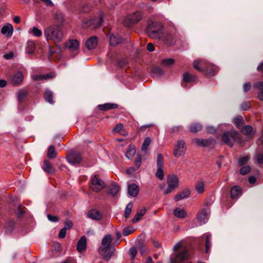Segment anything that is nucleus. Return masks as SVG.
I'll return each instance as SVG.
<instances>
[{
	"label": "nucleus",
	"instance_id": "1",
	"mask_svg": "<svg viewBox=\"0 0 263 263\" xmlns=\"http://www.w3.org/2000/svg\"><path fill=\"white\" fill-rule=\"evenodd\" d=\"M44 34L46 41H52L57 44L63 40L64 34L63 30L59 25H51L44 30Z\"/></svg>",
	"mask_w": 263,
	"mask_h": 263
},
{
	"label": "nucleus",
	"instance_id": "2",
	"mask_svg": "<svg viewBox=\"0 0 263 263\" xmlns=\"http://www.w3.org/2000/svg\"><path fill=\"white\" fill-rule=\"evenodd\" d=\"M194 67L197 70L204 72L206 74L213 75L216 70V67L204 60L195 61L193 63Z\"/></svg>",
	"mask_w": 263,
	"mask_h": 263
},
{
	"label": "nucleus",
	"instance_id": "3",
	"mask_svg": "<svg viewBox=\"0 0 263 263\" xmlns=\"http://www.w3.org/2000/svg\"><path fill=\"white\" fill-rule=\"evenodd\" d=\"M221 138L222 141L230 147L233 146V141L239 143L242 142V139L239 134L234 130H231L230 132L224 133L222 135Z\"/></svg>",
	"mask_w": 263,
	"mask_h": 263
},
{
	"label": "nucleus",
	"instance_id": "4",
	"mask_svg": "<svg viewBox=\"0 0 263 263\" xmlns=\"http://www.w3.org/2000/svg\"><path fill=\"white\" fill-rule=\"evenodd\" d=\"M167 187L165 188V184L161 186V190L164 194L172 193L179 186V180L175 175H169L167 178Z\"/></svg>",
	"mask_w": 263,
	"mask_h": 263
},
{
	"label": "nucleus",
	"instance_id": "5",
	"mask_svg": "<svg viewBox=\"0 0 263 263\" xmlns=\"http://www.w3.org/2000/svg\"><path fill=\"white\" fill-rule=\"evenodd\" d=\"M142 17L143 14L141 12L136 11L127 15L124 19L123 24L125 26L129 27L140 21Z\"/></svg>",
	"mask_w": 263,
	"mask_h": 263
},
{
	"label": "nucleus",
	"instance_id": "6",
	"mask_svg": "<svg viewBox=\"0 0 263 263\" xmlns=\"http://www.w3.org/2000/svg\"><path fill=\"white\" fill-rule=\"evenodd\" d=\"M105 187V182L97 175H94L91 177L90 187L93 191L99 192Z\"/></svg>",
	"mask_w": 263,
	"mask_h": 263
},
{
	"label": "nucleus",
	"instance_id": "7",
	"mask_svg": "<svg viewBox=\"0 0 263 263\" xmlns=\"http://www.w3.org/2000/svg\"><path fill=\"white\" fill-rule=\"evenodd\" d=\"M171 263H190L189 254L187 251L184 250L176 254L174 257L171 258Z\"/></svg>",
	"mask_w": 263,
	"mask_h": 263
},
{
	"label": "nucleus",
	"instance_id": "8",
	"mask_svg": "<svg viewBox=\"0 0 263 263\" xmlns=\"http://www.w3.org/2000/svg\"><path fill=\"white\" fill-rule=\"evenodd\" d=\"M186 151L185 142L182 140H178L174 145L173 154L176 157H180L183 156Z\"/></svg>",
	"mask_w": 263,
	"mask_h": 263
},
{
	"label": "nucleus",
	"instance_id": "9",
	"mask_svg": "<svg viewBox=\"0 0 263 263\" xmlns=\"http://www.w3.org/2000/svg\"><path fill=\"white\" fill-rule=\"evenodd\" d=\"M114 248L111 247L100 246L98 252L102 258L109 260L114 254Z\"/></svg>",
	"mask_w": 263,
	"mask_h": 263
},
{
	"label": "nucleus",
	"instance_id": "10",
	"mask_svg": "<svg viewBox=\"0 0 263 263\" xmlns=\"http://www.w3.org/2000/svg\"><path fill=\"white\" fill-rule=\"evenodd\" d=\"M163 163L164 159L163 156L161 154H159L157 156V170L156 173V177L160 180H162L164 178L163 173Z\"/></svg>",
	"mask_w": 263,
	"mask_h": 263
},
{
	"label": "nucleus",
	"instance_id": "11",
	"mask_svg": "<svg viewBox=\"0 0 263 263\" xmlns=\"http://www.w3.org/2000/svg\"><path fill=\"white\" fill-rule=\"evenodd\" d=\"M156 26H157V28L155 29L153 27L154 24L152 25H149L147 29V33L149 37L155 39H158L160 38L162 26L159 23H157Z\"/></svg>",
	"mask_w": 263,
	"mask_h": 263
},
{
	"label": "nucleus",
	"instance_id": "12",
	"mask_svg": "<svg viewBox=\"0 0 263 263\" xmlns=\"http://www.w3.org/2000/svg\"><path fill=\"white\" fill-rule=\"evenodd\" d=\"M24 76L21 71H17L13 74L10 78V83L13 86H18L21 84L24 80Z\"/></svg>",
	"mask_w": 263,
	"mask_h": 263
},
{
	"label": "nucleus",
	"instance_id": "13",
	"mask_svg": "<svg viewBox=\"0 0 263 263\" xmlns=\"http://www.w3.org/2000/svg\"><path fill=\"white\" fill-rule=\"evenodd\" d=\"M210 211L205 209H202L198 213L197 218L200 225L207 222L210 216Z\"/></svg>",
	"mask_w": 263,
	"mask_h": 263
},
{
	"label": "nucleus",
	"instance_id": "14",
	"mask_svg": "<svg viewBox=\"0 0 263 263\" xmlns=\"http://www.w3.org/2000/svg\"><path fill=\"white\" fill-rule=\"evenodd\" d=\"M67 161L72 165L77 164L82 161V157L79 153H72L68 156Z\"/></svg>",
	"mask_w": 263,
	"mask_h": 263
},
{
	"label": "nucleus",
	"instance_id": "15",
	"mask_svg": "<svg viewBox=\"0 0 263 263\" xmlns=\"http://www.w3.org/2000/svg\"><path fill=\"white\" fill-rule=\"evenodd\" d=\"M66 46L70 51H76L79 49V43L76 40H69L66 43Z\"/></svg>",
	"mask_w": 263,
	"mask_h": 263
},
{
	"label": "nucleus",
	"instance_id": "16",
	"mask_svg": "<svg viewBox=\"0 0 263 263\" xmlns=\"http://www.w3.org/2000/svg\"><path fill=\"white\" fill-rule=\"evenodd\" d=\"M86 238L84 236L81 237L80 240L78 241L77 246V249L78 252H82L86 249Z\"/></svg>",
	"mask_w": 263,
	"mask_h": 263
},
{
	"label": "nucleus",
	"instance_id": "17",
	"mask_svg": "<svg viewBox=\"0 0 263 263\" xmlns=\"http://www.w3.org/2000/svg\"><path fill=\"white\" fill-rule=\"evenodd\" d=\"M86 47L89 49L95 48L98 45V40L96 37H91L86 42Z\"/></svg>",
	"mask_w": 263,
	"mask_h": 263
},
{
	"label": "nucleus",
	"instance_id": "18",
	"mask_svg": "<svg viewBox=\"0 0 263 263\" xmlns=\"http://www.w3.org/2000/svg\"><path fill=\"white\" fill-rule=\"evenodd\" d=\"M118 105L114 103H105L104 104H100L98 106L99 109L103 111H106L112 109L117 108Z\"/></svg>",
	"mask_w": 263,
	"mask_h": 263
},
{
	"label": "nucleus",
	"instance_id": "19",
	"mask_svg": "<svg viewBox=\"0 0 263 263\" xmlns=\"http://www.w3.org/2000/svg\"><path fill=\"white\" fill-rule=\"evenodd\" d=\"M139 192V187L136 184L128 185V193L132 197H136Z\"/></svg>",
	"mask_w": 263,
	"mask_h": 263
},
{
	"label": "nucleus",
	"instance_id": "20",
	"mask_svg": "<svg viewBox=\"0 0 263 263\" xmlns=\"http://www.w3.org/2000/svg\"><path fill=\"white\" fill-rule=\"evenodd\" d=\"M88 217L90 218L95 220H100L102 218V215L101 213L96 209L90 210L88 214Z\"/></svg>",
	"mask_w": 263,
	"mask_h": 263
},
{
	"label": "nucleus",
	"instance_id": "21",
	"mask_svg": "<svg viewBox=\"0 0 263 263\" xmlns=\"http://www.w3.org/2000/svg\"><path fill=\"white\" fill-rule=\"evenodd\" d=\"M230 194L232 199L238 198L241 194V189L237 185L233 186L231 190Z\"/></svg>",
	"mask_w": 263,
	"mask_h": 263
},
{
	"label": "nucleus",
	"instance_id": "22",
	"mask_svg": "<svg viewBox=\"0 0 263 263\" xmlns=\"http://www.w3.org/2000/svg\"><path fill=\"white\" fill-rule=\"evenodd\" d=\"M13 28L12 26L8 24L4 26L1 30V32L3 34H7V36L10 37L12 35Z\"/></svg>",
	"mask_w": 263,
	"mask_h": 263
},
{
	"label": "nucleus",
	"instance_id": "23",
	"mask_svg": "<svg viewBox=\"0 0 263 263\" xmlns=\"http://www.w3.org/2000/svg\"><path fill=\"white\" fill-rule=\"evenodd\" d=\"M123 41V39L118 35L112 34L110 37L109 43L112 46H116Z\"/></svg>",
	"mask_w": 263,
	"mask_h": 263
},
{
	"label": "nucleus",
	"instance_id": "24",
	"mask_svg": "<svg viewBox=\"0 0 263 263\" xmlns=\"http://www.w3.org/2000/svg\"><path fill=\"white\" fill-rule=\"evenodd\" d=\"M173 214L175 217L181 219L185 218L187 215L185 211L179 208H177L174 210Z\"/></svg>",
	"mask_w": 263,
	"mask_h": 263
},
{
	"label": "nucleus",
	"instance_id": "25",
	"mask_svg": "<svg viewBox=\"0 0 263 263\" xmlns=\"http://www.w3.org/2000/svg\"><path fill=\"white\" fill-rule=\"evenodd\" d=\"M195 189L196 191L199 193L201 194L204 191L205 187V182L203 180H198L195 183Z\"/></svg>",
	"mask_w": 263,
	"mask_h": 263
},
{
	"label": "nucleus",
	"instance_id": "26",
	"mask_svg": "<svg viewBox=\"0 0 263 263\" xmlns=\"http://www.w3.org/2000/svg\"><path fill=\"white\" fill-rule=\"evenodd\" d=\"M42 168L45 172L49 174H52L54 172V169L51 163L47 160L44 161Z\"/></svg>",
	"mask_w": 263,
	"mask_h": 263
},
{
	"label": "nucleus",
	"instance_id": "27",
	"mask_svg": "<svg viewBox=\"0 0 263 263\" xmlns=\"http://www.w3.org/2000/svg\"><path fill=\"white\" fill-rule=\"evenodd\" d=\"M102 22L103 17L101 15L98 20H90L86 22V24H88V26L94 25L95 26L93 27L96 28L100 27L102 24Z\"/></svg>",
	"mask_w": 263,
	"mask_h": 263
},
{
	"label": "nucleus",
	"instance_id": "28",
	"mask_svg": "<svg viewBox=\"0 0 263 263\" xmlns=\"http://www.w3.org/2000/svg\"><path fill=\"white\" fill-rule=\"evenodd\" d=\"M241 132L247 136L252 137L255 135V132L253 130L252 127L251 125L245 126L241 129Z\"/></svg>",
	"mask_w": 263,
	"mask_h": 263
},
{
	"label": "nucleus",
	"instance_id": "29",
	"mask_svg": "<svg viewBox=\"0 0 263 263\" xmlns=\"http://www.w3.org/2000/svg\"><path fill=\"white\" fill-rule=\"evenodd\" d=\"M146 212L145 209L143 208L138 210L137 214L132 220L133 223H136L141 219L142 217L145 214Z\"/></svg>",
	"mask_w": 263,
	"mask_h": 263
},
{
	"label": "nucleus",
	"instance_id": "30",
	"mask_svg": "<svg viewBox=\"0 0 263 263\" xmlns=\"http://www.w3.org/2000/svg\"><path fill=\"white\" fill-rule=\"evenodd\" d=\"M119 191V186L116 184H112L109 186L108 193L112 196H115Z\"/></svg>",
	"mask_w": 263,
	"mask_h": 263
},
{
	"label": "nucleus",
	"instance_id": "31",
	"mask_svg": "<svg viewBox=\"0 0 263 263\" xmlns=\"http://www.w3.org/2000/svg\"><path fill=\"white\" fill-rule=\"evenodd\" d=\"M254 87L259 90L258 98L263 101V82H259L254 84Z\"/></svg>",
	"mask_w": 263,
	"mask_h": 263
},
{
	"label": "nucleus",
	"instance_id": "32",
	"mask_svg": "<svg viewBox=\"0 0 263 263\" xmlns=\"http://www.w3.org/2000/svg\"><path fill=\"white\" fill-rule=\"evenodd\" d=\"M195 142L199 146H208L211 143V141L210 139H195Z\"/></svg>",
	"mask_w": 263,
	"mask_h": 263
},
{
	"label": "nucleus",
	"instance_id": "33",
	"mask_svg": "<svg viewBox=\"0 0 263 263\" xmlns=\"http://www.w3.org/2000/svg\"><path fill=\"white\" fill-rule=\"evenodd\" d=\"M52 76L51 74H33L31 76V78L34 81H40L42 80H46L51 78Z\"/></svg>",
	"mask_w": 263,
	"mask_h": 263
},
{
	"label": "nucleus",
	"instance_id": "34",
	"mask_svg": "<svg viewBox=\"0 0 263 263\" xmlns=\"http://www.w3.org/2000/svg\"><path fill=\"white\" fill-rule=\"evenodd\" d=\"M183 81L185 82H191L196 81L197 77L195 75L190 74V73L186 72L183 73Z\"/></svg>",
	"mask_w": 263,
	"mask_h": 263
},
{
	"label": "nucleus",
	"instance_id": "35",
	"mask_svg": "<svg viewBox=\"0 0 263 263\" xmlns=\"http://www.w3.org/2000/svg\"><path fill=\"white\" fill-rule=\"evenodd\" d=\"M112 241L111 236L109 234L106 235L103 238L101 246L111 247V242Z\"/></svg>",
	"mask_w": 263,
	"mask_h": 263
},
{
	"label": "nucleus",
	"instance_id": "36",
	"mask_svg": "<svg viewBox=\"0 0 263 263\" xmlns=\"http://www.w3.org/2000/svg\"><path fill=\"white\" fill-rule=\"evenodd\" d=\"M206 237L205 240V252L209 253L211 247V235L210 234H205Z\"/></svg>",
	"mask_w": 263,
	"mask_h": 263
},
{
	"label": "nucleus",
	"instance_id": "37",
	"mask_svg": "<svg viewBox=\"0 0 263 263\" xmlns=\"http://www.w3.org/2000/svg\"><path fill=\"white\" fill-rule=\"evenodd\" d=\"M44 98L45 100L48 103L52 104L54 103L53 100V93L49 90H46L44 93Z\"/></svg>",
	"mask_w": 263,
	"mask_h": 263
},
{
	"label": "nucleus",
	"instance_id": "38",
	"mask_svg": "<svg viewBox=\"0 0 263 263\" xmlns=\"http://www.w3.org/2000/svg\"><path fill=\"white\" fill-rule=\"evenodd\" d=\"M29 33H31L33 36L36 37H40L42 34V31L41 30L37 28L36 27H33L29 29Z\"/></svg>",
	"mask_w": 263,
	"mask_h": 263
},
{
	"label": "nucleus",
	"instance_id": "39",
	"mask_svg": "<svg viewBox=\"0 0 263 263\" xmlns=\"http://www.w3.org/2000/svg\"><path fill=\"white\" fill-rule=\"evenodd\" d=\"M175 63V60L173 58L165 59L161 61V64L165 67H170Z\"/></svg>",
	"mask_w": 263,
	"mask_h": 263
},
{
	"label": "nucleus",
	"instance_id": "40",
	"mask_svg": "<svg viewBox=\"0 0 263 263\" xmlns=\"http://www.w3.org/2000/svg\"><path fill=\"white\" fill-rule=\"evenodd\" d=\"M190 194V192L189 190L186 191L185 192H183L180 194H178L176 195L174 197V200L176 201H178L181 199H184L185 197H187Z\"/></svg>",
	"mask_w": 263,
	"mask_h": 263
},
{
	"label": "nucleus",
	"instance_id": "41",
	"mask_svg": "<svg viewBox=\"0 0 263 263\" xmlns=\"http://www.w3.org/2000/svg\"><path fill=\"white\" fill-rule=\"evenodd\" d=\"M135 153H136V149H135L134 146L130 145L129 146L128 149L125 155H126V157L128 159H130V158H132L133 157V156L135 154Z\"/></svg>",
	"mask_w": 263,
	"mask_h": 263
},
{
	"label": "nucleus",
	"instance_id": "42",
	"mask_svg": "<svg viewBox=\"0 0 263 263\" xmlns=\"http://www.w3.org/2000/svg\"><path fill=\"white\" fill-rule=\"evenodd\" d=\"M47 156L50 159L54 158L57 156V153L53 145H50L47 151Z\"/></svg>",
	"mask_w": 263,
	"mask_h": 263
},
{
	"label": "nucleus",
	"instance_id": "43",
	"mask_svg": "<svg viewBox=\"0 0 263 263\" xmlns=\"http://www.w3.org/2000/svg\"><path fill=\"white\" fill-rule=\"evenodd\" d=\"M15 223L13 221H9L5 226V232L7 234H10L14 229Z\"/></svg>",
	"mask_w": 263,
	"mask_h": 263
},
{
	"label": "nucleus",
	"instance_id": "44",
	"mask_svg": "<svg viewBox=\"0 0 263 263\" xmlns=\"http://www.w3.org/2000/svg\"><path fill=\"white\" fill-rule=\"evenodd\" d=\"M201 125L199 123H193L190 126V130L192 133H196L201 129Z\"/></svg>",
	"mask_w": 263,
	"mask_h": 263
},
{
	"label": "nucleus",
	"instance_id": "45",
	"mask_svg": "<svg viewBox=\"0 0 263 263\" xmlns=\"http://www.w3.org/2000/svg\"><path fill=\"white\" fill-rule=\"evenodd\" d=\"M152 142V139L149 137H146L145 138L143 143L142 144L141 149L143 151H146L147 149L148 146L150 145Z\"/></svg>",
	"mask_w": 263,
	"mask_h": 263
},
{
	"label": "nucleus",
	"instance_id": "46",
	"mask_svg": "<svg viewBox=\"0 0 263 263\" xmlns=\"http://www.w3.org/2000/svg\"><path fill=\"white\" fill-rule=\"evenodd\" d=\"M132 208L133 203L132 202L128 203L125 209L124 216L126 218H127L129 217V215L132 212Z\"/></svg>",
	"mask_w": 263,
	"mask_h": 263
},
{
	"label": "nucleus",
	"instance_id": "47",
	"mask_svg": "<svg viewBox=\"0 0 263 263\" xmlns=\"http://www.w3.org/2000/svg\"><path fill=\"white\" fill-rule=\"evenodd\" d=\"M243 119L242 117L238 116L233 119V123L237 128H240L243 123Z\"/></svg>",
	"mask_w": 263,
	"mask_h": 263
},
{
	"label": "nucleus",
	"instance_id": "48",
	"mask_svg": "<svg viewBox=\"0 0 263 263\" xmlns=\"http://www.w3.org/2000/svg\"><path fill=\"white\" fill-rule=\"evenodd\" d=\"M27 95V92L24 89H20L17 92V100L21 102L23 100Z\"/></svg>",
	"mask_w": 263,
	"mask_h": 263
},
{
	"label": "nucleus",
	"instance_id": "49",
	"mask_svg": "<svg viewBox=\"0 0 263 263\" xmlns=\"http://www.w3.org/2000/svg\"><path fill=\"white\" fill-rule=\"evenodd\" d=\"M54 18L59 23H62L63 22L64 18V15L61 12H57L55 13L54 15Z\"/></svg>",
	"mask_w": 263,
	"mask_h": 263
},
{
	"label": "nucleus",
	"instance_id": "50",
	"mask_svg": "<svg viewBox=\"0 0 263 263\" xmlns=\"http://www.w3.org/2000/svg\"><path fill=\"white\" fill-rule=\"evenodd\" d=\"M153 72L154 74L158 76H162L163 74V71L162 69L158 67H154L153 69Z\"/></svg>",
	"mask_w": 263,
	"mask_h": 263
},
{
	"label": "nucleus",
	"instance_id": "51",
	"mask_svg": "<svg viewBox=\"0 0 263 263\" xmlns=\"http://www.w3.org/2000/svg\"><path fill=\"white\" fill-rule=\"evenodd\" d=\"M34 44L32 42L28 43V47L26 49V52L28 54H32L34 52Z\"/></svg>",
	"mask_w": 263,
	"mask_h": 263
},
{
	"label": "nucleus",
	"instance_id": "52",
	"mask_svg": "<svg viewBox=\"0 0 263 263\" xmlns=\"http://www.w3.org/2000/svg\"><path fill=\"white\" fill-rule=\"evenodd\" d=\"M251 170L250 167L249 166H245L241 168L240 170V173L245 175L250 172Z\"/></svg>",
	"mask_w": 263,
	"mask_h": 263
},
{
	"label": "nucleus",
	"instance_id": "53",
	"mask_svg": "<svg viewBox=\"0 0 263 263\" xmlns=\"http://www.w3.org/2000/svg\"><path fill=\"white\" fill-rule=\"evenodd\" d=\"M141 163V157L140 155H138L135 161V164L136 167V169L137 170L140 166Z\"/></svg>",
	"mask_w": 263,
	"mask_h": 263
},
{
	"label": "nucleus",
	"instance_id": "54",
	"mask_svg": "<svg viewBox=\"0 0 263 263\" xmlns=\"http://www.w3.org/2000/svg\"><path fill=\"white\" fill-rule=\"evenodd\" d=\"M249 160V157L248 156H245L239 159V164L240 165H242L246 163H247L248 161Z\"/></svg>",
	"mask_w": 263,
	"mask_h": 263
},
{
	"label": "nucleus",
	"instance_id": "55",
	"mask_svg": "<svg viewBox=\"0 0 263 263\" xmlns=\"http://www.w3.org/2000/svg\"><path fill=\"white\" fill-rule=\"evenodd\" d=\"M123 128V125L121 123L117 124L114 128V130L115 132L119 133L120 132Z\"/></svg>",
	"mask_w": 263,
	"mask_h": 263
},
{
	"label": "nucleus",
	"instance_id": "56",
	"mask_svg": "<svg viewBox=\"0 0 263 263\" xmlns=\"http://www.w3.org/2000/svg\"><path fill=\"white\" fill-rule=\"evenodd\" d=\"M73 226L72 222L70 220H67L64 223V229L66 230L67 229H70L72 228Z\"/></svg>",
	"mask_w": 263,
	"mask_h": 263
},
{
	"label": "nucleus",
	"instance_id": "57",
	"mask_svg": "<svg viewBox=\"0 0 263 263\" xmlns=\"http://www.w3.org/2000/svg\"><path fill=\"white\" fill-rule=\"evenodd\" d=\"M48 219L51 222H57L59 220L58 217L48 214L47 215Z\"/></svg>",
	"mask_w": 263,
	"mask_h": 263
},
{
	"label": "nucleus",
	"instance_id": "58",
	"mask_svg": "<svg viewBox=\"0 0 263 263\" xmlns=\"http://www.w3.org/2000/svg\"><path fill=\"white\" fill-rule=\"evenodd\" d=\"M133 232V230L129 228H126L123 230V235L124 236H128Z\"/></svg>",
	"mask_w": 263,
	"mask_h": 263
},
{
	"label": "nucleus",
	"instance_id": "59",
	"mask_svg": "<svg viewBox=\"0 0 263 263\" xmlns=\"http://www.w3.org/2000/svg\"><path fill=\"white\" fill-rule=\"evenodd\" d=\"M66 230L64 228L62 229L59 233V237L61 238H64L66 234Z\"/></svg>",
	"mask_w": 263,
	"mask_h": 263
},
{
	"label": "nucleus",
	"instance_id": "60",
	"mask_svg": "<svg viewBox=\"0 0 263 263\" xmlns=\"http://www.w3.org/2000/svg\"><path fill=\"white\" fill-rule=\"evenodd\" d=\"M137 252V249L135 247L131 248L129 250L130 255L133 258H134L136 256Z\"/></svg>",
	"mask_w": 263,
	"mask_h": 263
},
{
	"label": "nucleus",
	"instance_id": "61",
	"mask_svg": "<svg viewBox=\"0 0 263 263\" xmlns=\"http://www.w3.org/2000/svg\"><path fill=\"white\" fill-rule=\"evenodd\" d=\"M250 107L249 102H244L241 105V108L242 110H247Z\"/></svg>",
	"mask_w": 263,
	"mask_h": 263
},
{
	"label": "nucleus",
	"instance_id": "62",
	"mask_svg": "<svg viewBox=\"0 0 263 263\" xmlns=\"http://www.w3.org/2000/svg\"><path fill=\"white\" fill-rule=\"evenodd\" d=\"M251 88V84L250 83H246L243 85V91L245 92L248 91Z\"/></svg>",
	"mask_w": 263,
	"mask_h": 263
},
{
	"label": "nucleus",
	"instance_id": "63",
	"mask_svg": "<svg viewBox=\"0 0 263 263\" xmlns=\"http://www.w3.org/2000/svg\"><path fill=\"white\" fill-rule=\"evenodd\" d=\"M206 131L209 133L213 134L215 132L216 130L215 128L213 126H207Z\"/></svg>",
	"mask_w": 263,
	"mask_h": 263
},
{
	"label": "nucleus",
	"instance_id": "64",
	"mask_svg": "<svg viewBox=\"0 0 263 263\" xmlns=\"http://www.w3.org/2000/svg\"><path fill=\"white\" fill-rule=\"evenodd\" d=\"M257 160L258 163H263V154H259L257 157Z\"/></svg>",
	"mask_w": 263,
	"mask_h": 263
}]
</instances>
